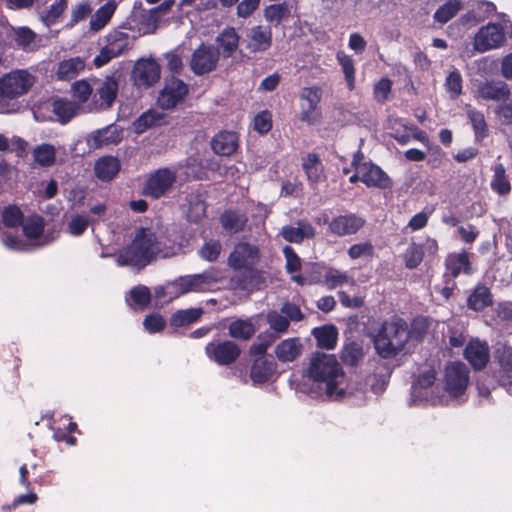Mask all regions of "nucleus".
<instances>
[{"label": "nucleus", "instance_id": "f257e3e1", "mask_svg": "<svg viewBox=\"0 0 512 512\" xmlns=\"http://www.w3.org/2000/svg\"><path fill=\"white\" fill-rule=\"evenodd\" d=\"M181 251V246L168 241L164 236H157L151 230L141 229L132 243L117 256L118 266H135L143 268L155 257H171Z\"/></svg>", "mask_w": 512, "mask_h": 512}, {"label": "nucleus", "instance_id": "f03ea898", "mask_svg": "<svg viewBox=\"0 0 512 512\" xmlns=\"http://www.w3.org/2000/svg\"><path fill=\"white\" fill-rule=\"evenodd\" d=\"M260 248L246 241L237 243L228 256V266L239 273L232 276L229 285L233 290L252 291L262 282L257 265L261 260Z\"/></svg>", "mask_w": 512, "mask_h": 512}, {"label": "nucleus", "instance_id": "7ed1b4c3", "mask_svg": "<svg viewBox=\"0 0 512 512\" xmlns=\"http://www.w3.org/2000/svg\"><path fill=\"white\" fill-rule=\"evenodd\" d=\"M305 375L316 382L319 389L325 391L327 398L338 400L344 395V388L341 387L344 372L334 355L313 353Z\"/></svg>", "mask_w": 512, "mask_h": 512}, {"label": "nucleus", "instance_id": "20e7f679", "mask_svg": "<svg viewBox=\"0 0 512 512\" xmlns=\"http://www.w3.org/2000/svg\"><path fill=\"white\" fill-rule=\"evenodd\" d=\"M410 339L407 323L402 319L386 321L374 339V346L382 358H392L403 350Z\"/></svg>", "mask_w": 512, "mask_h": 512}, {"label": "nucleus", "instance_id": "39448f33", "mask_svg": "<svg viewBox=\"0 0 512 512\" xmlns=\"http://www.w3.org/2000/svg\"><path fill=\"white\" fill-rule=\"evenodd\" d=\"M35 82L34 76L27 70H15L0 78V113L17 111L14 100L26 94Z\"/></svg>", "mask_w": 512, "mask_h": 512}, {"label": "nucleus", "instance_id": "423d86ee", "mask_svg": "<svg viewBox=\"0 0 512 512\" xmlns=\"http://www.w3.org/2000/svg\"><path fill=\"white\" fill-rule=\"evenodd\" d=\"M218 273L207 270L199 274L180 276L168 284L169 294L179 297L187 293H202L211 291L219 282Z\"/></svg>", "mask_w": 512, "mask_h": 512}, {"label": "nucleus", "instance_id": "0eeeda50", "mask_svg": "<svg viewBox=\"0 0 512 512\" xmlns=\"http://www.w3.org/2000/svg\"><path fill=\"white\" fill-rule=\"evenodd\" d=\"M512 35V23L502 19L500 23H488L479 29L474 37V49L478 52H486L502 46L506 36Z\"/></svg>", "mask_w": 512, "mask_h": 512}, {"label": "nucleus", "instance_id": "6e6552de", "mask_svg": "<svg viewBox=\"0 0 512 512\" xmlns=\"http://www.w3.org/2000/svg\"><path fill=\"white\" fill-rule=\"evenodd\" d=\"M177 174L169 168H161L150 174L143 187V194L153 199L166 195L173 187Z\"/></svg>", "mask_w": 512, "mask_h": 512}, {"label": "nucleus", "instance_id": "1a4fd4ad", "mask_svg": "<svg viewBox=\"0 0 512 512\" xmlns=\"http://www.w3.org/2000/svg\"><path fill=\"white\" fill-rule=\"evenodd\" d=\"M469 383V369L462 362L450 363L445 370V388L453 398L464 394Z\"/></svg>", "mask_w": 512, "mask_h": 512}, {"label": "nucleus", "instance_id": "9d476101", "mask_svg": "<svg viewBox=\"0 0 512 512\" xmlns=\"http://www.w3.org/2000/svg\"><path fill=\"white\" fill-rule=\"evenodd\" d=\"M219 55L212 45L201 44L192 54L190 68L196 75L207 74L216 68Z\"/></svg>", "mask_w": 512, "mask_h": 512}, {"label": "nucleus", "instance_id": "9b49d317", "mask_svg": "<svg viewBox=\"0 0 512 512\" xmlns=\"http://www.w3.org/2000/svg\"><path fill=\"white\" fill-rule=\"evenodd\" d=\"M240 351L239 346L230 340L213 341L205 347L207 357L222 366L234 363L238 359Z\"/></svg>", "mask_w": 512, "mask_h": 512}, {"label": "nucleus", "instance_id": "f8f14e48", "mask_svg": "<svg viewBox=\"0 0 512 512\" xmlns=\"http://www.w3.org/2000/svg\"><path fill=\"white\" fill-rule=\"evenodd\" d=\"M93 100L99 109H109L117 96L118 79L112 76H106L104 79H94Z\"/></svg>", "mask_w": 512, "mask_h": 512}, {"label": "nucleus", "instance_id": "ddd939ff", "mask_svg": "<svg viewBox=\"0 0 512 512\" xmlns=\"http://www.w3.org/2000/svg\"><path fill=\"white\" fill-rule=\"evenodd\" d=\"M352 165L355 167V170H357L360 173L361 181L367 187H375L380 189L389 187V177L377 165H374L372 163H360L358 154L354 155Z\"/></svg>", "mask_w": 512, "mask_h": 512}, {"label": "nucleus", "instance_id": "4468645a", "mask_svg": "<svg viewBox=\"0 0 512 512\" xmlns=\"http://www.w3.org/2000/svg\"><path fill=\"white\" fill-rule=\"evenodd\" d=\"M436 379V373L430 369L418 377L412 385L413 400L426 401L433 405L442 404V397L434 394L433 384Z\"/></svg>", "mask_w": 512, "mask_h": 512}, {"label": "nucleus", "instance_id": "2eb2a0df", "mask_svg": "<svg viewBox=\"0 0 512 512\" xmlns=\"http://www.w3.org/2000/svg\"><path fill=\"white\" fill-rule=\"evenodd\" d=\"M187 93L188 86L182 80L172 77L166 81L157 103L162 109H172L184 100Z\"/></svg>", "mask_w": 512, "mask_h": 512}, {"label": "nucleus", "instance_id": "dca6fc26", "mask_svg": "<svg viewBox=\"0 0 512 512\" xmlns=\"http://www.w3.org/2000/svg\"><path fill=\"white\" fill-rule=\"evenodd\" d=\"M366 223V220L354 213L334 217L328 228L336 236L344 237L356 234Z\"/></svg>", "mask_w": 512, "mask_h": 512}, {"label": "nucleus", "instance_id": "f3484780", "mask_svg": "<svg viewBox=\"0 0 512 512\" xmlns=\"http://www.w3.org/2000/svg\"><path fill=\"white\" fill-rule=\"evenodd\" d=\"M438 250L437 241L428 238L424 245L411 242L402 255L405 267L407 269H416L424 258L425 251L434 255Z\"/></svg>", "mask_w": 512, "mask_h": 512}, {"label": "nucleus", "instance_id": "a211bd4d", "mask_svg": "<svg viewBox=\"0 0 512 512\" xmlns=\"http://www.w3.org/2000/svg\"><path fill=\"white\" fill-rule=\"evenodd\" d=\"M464 358L475 370H482L490 359V350L486 341L471 339L464 349Z\"/></svg>", "mask_w": 512, "mask_h": 512}, {"label": "nucleus", "instance_id": "6ab92c4d", "mask_svg": "<svg viewBox=\"0 0 512 512\" xmlns=\"http://www.w3.org/2000/svg\"><path fill=\"white\" fill-rule=\"evenodd\" d=\"M132 75L138 87H150L159 80L160 67L154 60H141L136 63Z\"/></svg>", "mask_w": 512, "mask_h": 512}, {"label": "nucleus", "instance_id": "aec40b11", "mask_svg": "<svg viewBox=\"0 0 512 512\" xmlns=\"http://www.w3.org/2000/svg\"><path fill=\"white\" fill-rule=\"evenodd\" d=\"M122 140V129L117 125H109L98 129L86 138L89 149H99L104 146L116 145Z\"/></svg>", "mask_w": 512, "mask_h": 512}, {"label": "nucleus", "instance_id": "412c9836", "mask_svg": "<svg viewBox=\"0 0 512 512\" xmlns=\"http://www.w3.org/2000/svg\"><path fill=\"white\" fill-rule=\"evenodd\" d=\"M128 37L122 32H113L108 36V45L105 46L100 53L94 58L95 66L102 67L111 59L121 53L120 47H127Z\"/></svg>", "mask_w": 512, "mask_h": 512}, {"label": "nucleus", "instance_id": "4be33fe9", "mask_svg": "<svg viewBox=\"0 0 512 512\" xmlns=\"http://www.w3.org/2000/svg\"><path fill=\"white\" fill-rule=\"evenodd\" d=\"M272 46V30L270 26L257 25L247 32V48L253 52H265Z\"/></svg>", "mask_w": 512, "mask_h": 512}, {"label": "nucleus", "instance_id": "5701e85b", "mask_svg": "<svg viewBox=\"0 0 512 512\" xmlns=\"http://www.w3.org/2000/svg\"><path fill=\"white\" fill-rule=\"evenodd\" d=\"M509 87L502 81H485L477 85L476 98L491 101H501L508 98Z\"/></svg>", "mask_w": 512, "mask_h": 512}, {"label": "nucleus", "instance_id": "b1692460", "mask_svg": "<svg viewBox=\"0 0 512 512\" xmlns=\"http://www.w3.org/2000/svg\"><path fill=\"white\" fill-rule=\"evenodd\" d=\"M118 4L117 0H110L100 6L90 18L89 32L96 34L103 30L110 23Z\"/></svg>", "mask_w": 512, "mask_h": 512}, {"label": "nucleus", "instance_id": "393cba45", "mask_svg": "<svg viewBox=\"0 0 512 512\" xmlns=\"http://www.w3.org/2000/svg\"><path fill=\"white\" fill-rule=\"evenodd\" d=\"M496 358L500 365L499 383L501 386H512V347L501 345L496 350Z\"/></svg>", "mask_w": 512, "mask_h": 512}, {"label": "nucleus", "instance_id": "a878e982", "mask_svg": "<svg viewBox=\"0 0 512 512\" xmlns=\"http://www.w3.org/2000/svg\"><path fill=\"white\" fill-rule=\"evenodd\" d=\"M280 234L288 242L301 243L305 238H313L315 229L308 221L299 220L296 226L287 225L282 227Z\"/></svg>", "mask_w": 512, "mask_h": 512}, {"label": "nucleus", "instance_id": "bb28decb", "mask_svg": "<svg viewBox=\"0 0 512 512\" xmlns=\"http://www.w3.org/2000/svg\"><path fill=\"white\" fill-rule=\"evenodd\" d=\"M303 345L300 338L293 337L282 340L275 347V355L280 362L295 361L302 353Z\"/></svg>", "mask_w": 512, "mask_h": 512}, {"label": "nucleus", "instance_id": "cd10ccee", "mask_svg": "<svg viewBox=\"0 0 512 512\" xmlns=\"http://www.w3.org/2000/svg\"><path fill=\"white\" fill-rule=\"evenodd\" d=\"M213 151L221 156L233 154L238 147V137L234 132H219L211 141Z\"/></svg>", "mask_w": 512, "mask_h": 512}, {"label": "nucleus", "instance_id": "c85d7f7f", "mask_svg": "<svg viewBox=\"0 0 512 512\" xmlns=\"http://www.w3.org/2000/svg\"><path fill=\"white\" fill-rule=\"evenodd\" d=\"M302 168L308 180L317 184L324 178V167L320 157L315 153H309L302 158Z\"/></svg>", "mask_w": 512, "mask_h": 512}, {"label": "nucleus", "instance_id": "c756f323", "mask_svg": "<svg viewBox=\"0 0 512 512\" xmlns=\"http://www.w3.org/2000/svg\"><path fill=\"white\" fill-rule=\"evenodd\" d=\"M312 335L315 337L318 347L326 350L336 347L338 331L334 325L316 327L312 330Z\"/></svg>", "mask_w": 512, "mask_h": 512}, {"label": "nucleus", "instance_id": "7c9ffc66", "mask_svg": "<svg viewBox=\"0 0 512 512\" xmlns=\"http://www.w3.org/2000/svg\"><path fill=\"white\" fill-rule=\"evenodd\" d=\"M78 110L79 104L66 98H55L52 102V111L63 124L70 121Z\"/></svg>", "mask_w": 512, "mask_h": 512}, {"label": "nucleus", "instance_id": "2f4dec72", "mask_svg": "<svg viewBox=\"0 0 512 512\" xmlns=\"http://www.w3.org/2000/svg\"><path fill=\"white\" fill-rule=\"evenodd\" d=\"M95 174L102 181L113 179L120 170V162L113 156H104L95 163Z\"/></svg>", "mask_w": 512, "mask_h": 512}, {"label": "nucleus", "instance_id": "473e14b6", "mask_svg": "<svg viewBox=\"0 0 512 512\" xmlns=\"http://www.w3.org/2000/svg\"><path fill=\"white\" fill-rule=\"evenodd\" d=\"M275 371V363L264 358L256 359L250 370V377L254 384H262L270 379Z\"/></svg>", "mask_w": 512, "mask_h": 512}, {"label": "nucleus", "instance_id": "72a5a7b5", "mask_svg": "<svg viewBox=\"0 0 512 512\" xmlns=\"http://www.w3.org/2000/svg\"><path fill=\"white\" fill-rule=\"evenodd\" d=\"M85 67L84 61L79 58H70L62 61L56 70L58 80L68 81L75 78Z\"/></svg>", "mask_w": 512, "mask_h": 512}, {"label": "nucleus", "instance_id": "f704fd0d", "mask_svg": "<svg viewBox=\"0 0 512 512\" xmlns=\"http://www.w3.org/2000/svg\"><path fill=\"white\" fill-rule=\"evenodd\" d=\"M255 332L256 328L250 319H236L228 325V334L234 339L249 340Z\"/></svg>", "mask_w": 512, "mask_h": 512}, {"label": "nucleus", "instance_id": "c9c22d12", "mask_svg": "<svg viewBox=\"0 0 512 512\" xmlns=\"http://www.w3.org/2000/svg\"><path fill=\"white\" fill-rule=\"evenodd\" d=\"M492 304V295L485 286H477L467 300V306L474 311H482Z\"/></svg>", "mask_w": 512, "mask_h": 512}, {"label": "nucleus", "instance_id": "e433bc0d", "mask_svg": "<svg viewBox=\"0 0 512 512\" xmlns=\"http://www.w3.org/2000/svg\"><path fill=\"white\" fill-rule=\"evenodd\" d=\"M220 222L227 232L236 234L244 229L247 223V217L244 214L229 210L221 215Z\"/></svg>", "mask_w": 512, "mask_h": 512}, {"label": "nucleus", "instance_id": "4c0bfd02", "mask_svg": "<svg viewBox=\"0 0 512 512\" xmlns=\"http://www.w3.org/2000/svg\"><path fill=\"white\" fill-rule=\"evenodd\" d=\"M216 42L222 50V55L230 57L238 48L239 36L234 28H226L218 35Z\"/></svg>", "mask_w": 512, "mask_h": 512}, {"label": "nucleus", "instance_id": "58836bf2", "mask_svg": "<svg viewBox=\"0 0 512 512\" xmlns=\"http://www.w3.org/2000/svg\"><path fill=\"white\" fill-rule=\"evenodd\" d=\"M493 177L490 183L491 189L499 194L500 196H504L510 193L511 184L506 175L505 167L502 163H498L493 168Z\"/></svg>", "mask_w": 512, "mask_h": 512}, {"label": "nucleus", "instance_id": "ea45409f", "mask_svg": "<svg viewBox=\"0 0 512 512\" xmlns=\"http://www.w3.org/2000/svg\"><path fill=\"white\" fill-rule=\"evenodd\" d=\"M203 308H189L178 310L171 316V325L174 327H184L197 322L203 315Z\"/></svg>", "mask_w": 512, "mask_h": 512}, {"label": "nucleus", "instance_id": "a19ab883", "mask_svg": "<svg viewBox=\"0 0 512 512\" xmlns=\"http://www.w3.org/2000/svg\"><path fill=\"white\" fill-rule=\"evenodd\" d=\"M164 114L157 110L144 112L133 124L136 133H143L145 130L158 126L162 123Z\"/></svg>", "mask_w": 512, "mask_h": 512}, {"label": "nucleus", "instance_id": "79ce46f5", "mask_svg": "<svg viewBox=\"0 0 512 512\" xmlns=\"http://www.w3.org/2000/svg\"><path fill=\"white\" fill-rule=\"evenodd\" d=\"M447 270L453 277H457L460 273H470V263L466 252L451 254L446 259Z\"/></svg>", "mask_w": 512, "mask_h": 512}, {"label": "nucleus", "instance_id": "37998d69", "mask_svg": "<svg viewBox=\"0 0 512 512\" xmlns=\"http://www.w3.org/2000/svg\"><path fill=\"white\" fill-rule=\"evenodd\" d=\"M324 282L330 290L343 286L344 284H348L352 287L356 286L355 280L348 276L346 272L333 268H330L325 272Z\"/></svg>", "mask_w": 512, "mask_h": 512}, {"label": "nucleus", "instance_id": "c03bdc74", "mask_svg": "<svg viewBox=\"0 0 512 512\" xmlns=\"http://www.w3.org/2000/svg\"><path fill=\"white\" fill-rule=\"evenodd\" d=\"M34 161L43 167H49L54 164L56 160V149L51 144H41L33 150Z\"/></svg>", "mask_w": 512, "mask_h": 512}, {"label": "nucleus", "instance_id": "a18cd8bd", "mask_svg": "<svg viewBox=\"0 0 512 512\" xmlns=\"http://www.w3.org/2000/svg\"><path fill=\"white\" fill-rule=\"evenodd\" d=\"M266 321L270 329L276 333L278 338L280 335L286 333L290 326L289 318L285 317L280 311L271 310L266 314Z\"/></svg>", "mask_w": 512, "mask_h": 512}, {"label": "nucleus", "instance_id": "49530a36", "mask_svg": "<svg viewBox=\"0 0 512 512\" xmlns=\"http://www.w3.org/2000/svg\"><path fill=\"white\" fill-rule=\"evenodd\" d=\"M462 9L460 0H449L440 6L434 13L435 21L439 23H447Z\"/></svg>", "mask_w": 512, "mask_h": 512}, {"label": "nucleus", "instance_id": "de8ad7c7", "mask_svg": "<svg viewBox=\"0 0 512 512\" xmlns=\"http://www.w3.org/2000/svg\"><path fill=\"white\" fill-rule=\"evenodd\" d=\"M336 57L344 73L348 88L352 90L355 84L354 61L351 56L345 54L344 52H338Z\"/></svg>", "mask_w": 512, "mask_h": 512}, {"label": "nucleus", "instance_id": "09e8293b", "mask_svg": "<svg viewBox=\"0 0 512 512\" xmlns=\"http://www.w3.org/2000/svg\"><path fill=\"white\" fill-rule=\"evenodd\" d=\"M362 357V346L356 342L347 343L342 349L341 358L342 361L347 365H356Z\"/></svg>", "mask_w": 512, "mask_h": 512}, {"label": "nucleus", "instance_id": "8fccbe9b", "mask_svg": "<svg viewBox=\"0 0 512 512\" xmlns=\"http://www.w3.org/2000/svg\"><path fill=\"white\" fill-rule=\"evenodd\" d=\"M188 218L190 221H199L206 212V205L200 195H190L188 199Z\"/></svg>", "mask_w": 512, "mask_h": 512}, {"label": "nucleus", "instance_id": "3c124183", "mask_svg": "<svg viewBox=\"0 0 512 512\" xmlns=\"http://www.w3.org/2000/svg\"><path fill=\"white\" fill-rule=\"evenodd\" d=\"M468 118L473 126L475 135L478 139H482L487 135V124L483 113L469 108L467 111Z\"/></svg>", "mask_w": 512, "mask_h": 512}, {"label": "nucleus", "instance_id": "603ef678", "mask_svg": "<svg viewBox=\"0 0 512 512\" xmlns=\"http://www.w3.org/2000/svg\"><path fill=\"white\" fill-rule=\"evenodd\" d=\"M445 87L452 99H456L462 94V76L457 69H454L447 75Z\"/></svg>", "mask_w": 512, "mask_h": 512}, {"label": "nucleus", "instance_id": "864d4df0", "mask_svg": "<svg viewBox=\"0 0 512 512\" xmlns=\"http://www.w3.org/2000/svg\"><path fill=\"white\" fill-rule=\"evenodd\" d=\"M90 223L91 219L87 215L76 214L69 220L67 230L73 236H81Z\"/></svg>", "mask_w": 512, "mask_h": 512}, {"label": "nucleus", "instance_id": "5fc2aeb1", "mask_svg": "<svg viewBox=\"0 0 512 512\" xmlns=\"http://www.w3.org/2000/svg\"><path fill=\"white\" fill-rule=\"evenodd\" d=\"M287 15L288 9L284 4L270 5L264 10L265 19L276 26L279 25Z\"/></svg>", "mask_w": 512, "mask_h": 512}, {"label": "nucleus", "instance_id": "6e6d98bb", "mask_svg": "<svg viewBox=\"0 0 512 512\" xmlns=\"http://www.w3.org/2000/svg\"><path fill=\"white\" fill-rule=\"evenodd\" d=\"M130 297L132 301L140 308L146 307L151 300V292L148 287L138 285L130 290Z\"/></svg>", "mask_w": 512, "mask_h": 512}, {"label": "nucleus", "instance_id": "4d7b16f0", "mask_svg": "<svg viewBox=\"0 0 512 512\" xmlns=\"http://www.w3.org/2000/svg\"><path fill=\"white\" fill-rule=\"evenodd\" d=\"M94 90L93 83L90 84L86 80L76 81L72 85L73 96L78 99L79 103H84L88 100Z\"/></svg>", "mask_w": 512, "mask_h": 512}, {"label": "nucleus", "instance_id": "13d9d810", "mask_svg": "<svg viewBox=\"0 0 512 512\" xmlns=\"http://www.w3.org/2000/svg\"><path fill=\"white\" fill-rule=\"evenodd\" d=\"M35 33L26 27H21L16 31V42L25 50L35 48Z\"/></svg>", "mask_w": 512, "mask_h": 512}, {"label": "nucleus", "instance_id": "bf43d9fd", "mask_svg": "<svg viewBox=\"0 0 512 512\" xmlns=\"http://www.w3.org/2000/svg\"><path fill=\"white\" fill-rule=\"evenodd\" d=\"M27 147V142L19 137L8 139L3 134H0V151H18L24 153Z\"/></svg>", "mask_w": 512, "mask_h": 512}, {"label": "nucleus", "instance_id": "052dcab7", "mask_svg": "<svg viewBox=\"0 0 512 512\" xmlns=\"http://www.w3.org/2000/svg\"><path fill=\"white\" fill-rule=\"evenodd\" d=\"M392 90V81L389 78H381L373 88L374 98L379 103L388 100V96Z\"/></svg>", "mask_w": 512, "mask_h": 512}, {"label": "nucleus", "instance_id": "680f3d73", "mask_svg": "<svg viewBox=\"0 0 512 512\" xmlns=\"http://www.w3.org/2000/svg\"><path fill=\"white\" fill-rule=\"evenodd\" d=\"M467 68L472 74L483 77L491 72L493 68V60L489 57H482L470 63Z\"/></svg>", "mask_w": 512, "mask_h": 512}, {"label": "nucleus", "instance_id": "e2e57ef3", "mask_svg": "<svg viewBox=\"0 0 512 512\" xmlns=\"http://www.w3.org/2000/svg\"><path fill=\"white\" fill-rule=\"evenodd\" d=\"M429 329V321L426 317H417L413 320L411 324V329H409L410 338L416 340H422L424 336L427 334Z\"/></svg>", "mask_w": 512, "mask_h": 512}, {"label": "nucleus", "instance_id": "0e129e2a", "mask_svg": "<svg viewBox=\"0 0 512 512\" xmlns=\"http://www.w3.org/2000/svg\"><path fill=\"white\" fill-rule=\"evenodd\" d=\"M2 219L5 226L16 227L22 223L23 215L18 207L9 206L4 209Z\"/></svg>", "mask_w": 512, "mask_h": 512}, {"label": "nucleus", "instance_id": "69168bd1", "mask_svg": "<svg viewBox=\"0 0 512 512\" xmlns=\"http://www.w3.org/2000/svg\"><path fill=\"white\" fill-rule=\"evenodd\" d=\"M374 247L371 242L366 241L357 243L349 247L348 255L351 259L355 260L361 257H370L373 255Z\"/></svg>", "mask_w": 512, "mask_h": 512}, {"label": "nucleus", "instance_id": "338daca9", "mask_svg": "<svg viewBox=\"0 0 512 512\" xmlns=\"http://www.w3.org/2000/svg\"><path fill=\"white\" fill-rule=\"evenodd\" d=\"M221 244L219 241L211 240L206 242L199 251L200 256L207 261H215L221 252Z\"/></svg>", "mask_w": 512, "mask_h": 512}, {"label": "nucleus", "instance_id": "774afa93", "mask_svg": "<svg viewBox=\"0 0 512 512\" xmlns=\"http://www.w3.org/2000/svg\"><path fill=\"white\" fill-rule=\"evenodd\" d=\"M24 234L30 239L38 238L43 231V220L40 217H32L23 225Z\"/></svg>", "mask_w": 512, "mask_h": 512}]
</instances>
